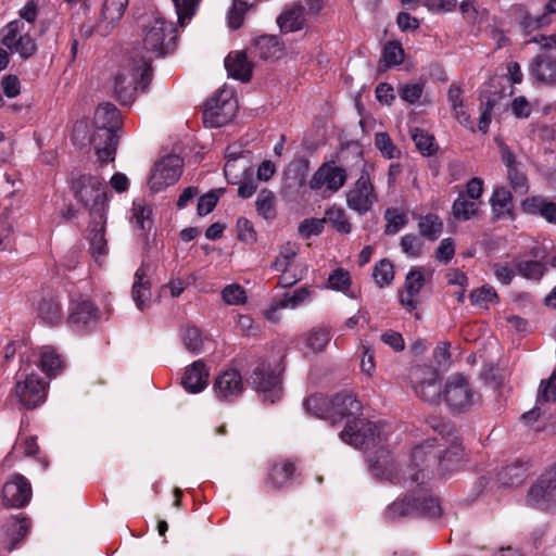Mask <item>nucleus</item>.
<instances>
[{"mask_svg": "<svg viewBox=\"0 0 556 556\" xmlns=\"http://www.w3.org/2000/svg\"><path fill=\"white\" fill-rule=\"evenodd\" d=\"M430 427L440 438L427 439L424 443L413 447L410 454V470L415 472L409 479L404 480V485L412 488L414 484L425 485L430 479L431 464L438 462L443 473L458 468L464 457V448L454 428L442 420L433 419Z\"/></svg>", "mask_w": 556, "mask_h": 556, "instance_id": "obj_1", "label": "nucleus"}, {"mask_svg": "<svg viewBox=\"0 0 556 556\" xmlns=\"http://www.w3.org/2000/svg\"><path fill=\"white\" fill-rule=\"evenodd\" d=\"M362 403L351 392H341L330 400V421L336 425L345 419L340 439L355 447H374L386 440L383 425L359 419Z\"/></svg>", "mask_w": 556, "mask_h": 556, "instance_id": "obj_2", "label": "nucleus"}, {"mask_svg": "<svg viewBox=\"0 0 556 556\" xmlns=\"http://www.w3.org/2000/svg\"><path fill=\"white\" fill-rule=\"evenodd\" d=\"M122 126L121 113L112 103H101L93 116V130L90 135V144L93 147L97 161L100 165L113 162L117 149V130Z\"/></svg>", "mask_w": 556, "mask_h": 556, "instance_id": "obj_3", "label": "nucleus"}, {"mask_svg": "<svg viewBox=\"0 0 556 556\" xmlns=\"http://www.w3.org/2000/svg\"><path fill=\"white\" fill-rule=\"evenodd\" d=\"M138 56V51L132 50L115 76V97L123 105L131 104L137 90L144 91L152 80L151 56H141L140 59Z\"/></svg>", "mask_w": 556, "mask_h": 556, "instance_id": "obj_4", "label": "nucleus"}, {"mask_svg": "<svg viewBox=\"0 0 556 556\" xmlns=\"http://www.w3.org/2000/svg\"><path fill=\"white\" fill-rule=\"evenodd\" d=\"M416 486L418 488L417 484ZM421 486L419 485L420 490L413 500L406 496L389 505L386 510V518L392 521L412 515H420L429 519L439 518L442 515L439 500Z\"/></svg>", "mask_w": 556, "mask_h": 556, "instance_id": "obj_5", "label": "nucleus"}, {"mask_svg": "<svg viewBox=\"0 0 556 556\" xmlns=\"http://www.w3.org/2000/svg\"><path fill=\"white\" fill-rule=\"evenodd\" d=\"M176 27L173 23L163 17H155L146 28L142 49L135 48L141 56L154 58L162 56L170 52L176 45Z\"/></svg>", "mask_w": 556, "mask_h": 556, "instance_id": "obj_6", "label": "nucleus"}, {"mask_svg": "<svg viewBox=\"0 0 556 556\" xmlns=\"http://www.w3.org/2000/svg\"><path fill=\"white\" fill-rule=\"evenodd\" d=\"M72 191L75 199L88 208L91 215L103 218L108 205V191L103 179L92 175H81L73 181Z\"/></svg>", "mask_w": 556, "mask_h": 556, "instance_id": "obj_7", "label": "nucleus"}, {"mask_svg": "<svg viewBox=\"0 0 556 556\" xmlns=\"http://www.w3.org/2000/svg\"><path fill=\"white\" fill-rule=\"evenodd\" d=\"M442 395L453 413H466L481 402L480 394L475 390L468 377L455 374L445 381Z\"/></svg>", "mask_w": 556, "mask_h": 556, "instance_id": "obj_8", "label": "nucleus"}, {"mask_svg": "<svg viewBox=\"0 0 556 556\" xmlns=\"http://www.w3.org/2000/svg\"><path fill=\"white\" fill-rule=\"evenodd\" d=\"M47 393V382L40 378L29 364L22 365L15 375V395L26 408L40 405Z\"/></svg>", "mask_w": 556, "mask_h": 556, "instance_id": "obj_9", "label": "nucleus"}, {"mask_svg": "<svg viewBox=\"0 0 556 556\" xmlns=\"http://www.w3.org/2000/svg\"><path fill=\"white\" fill-rule=\"evenodd\" d=\"M238 101L230 89H218L207 99L203 110L206 127L217 128L228 124L236 115Z\"/></svg>", "mask_w": 556, "mask_h": 556, "instance_id": "obj_10", "label": "nucleus"}, {"mask_svg": "<svg viewBox=\"0 0 556 556\" xmlns=\"http://www.w3.org/2000/svg\"><path fill=\"white\" fill-rule=\"evenodd\" d=\"M348 173L334 161L323 163L309 179L311 190L318 191L323 198L337 193L346 182Z\"/></svg>", "mask_w": 556, "mask_h": 556, "instance_id": "obj_11", "label": "nucleus"}, {"mask_svg": "<svg viewBox=\"0 0 556 556\" xmlns=\"http://www.w3.org/2000/svg\"><path fill=\"white\" fill-rule=\"evenodd\" d=\"M526 503L529 507L552 511L556 509V468L542 473L530 486Z\"/></svg>", "mask_w": 556, "mask_h": 556, "instance_id": "obj_12", "label": "nucleus"}, {"mask_svg": "<svg viewBox=\"0 0 556 556\" xmlns=\"http://www.w3.org/2000/svg\"><path fill=\"white\" fill-rule=\"evenodd\" d=\"M377 201L378 198L370 175L364 168L346 192V205L350 210L364 215L372 208Z\"/></svg>", "mask_w": 556, "mask_h": 556, "instance_id": "obj_13", "label": "nucleus"}, {"mask_svg": "<svg viewBox=\"0 0 556 556\" xmlns=\"http://www.w3.org/2000/svg\"><path fill=\"white\" fill-rule=\"evenodd\" d=\"M251 382L266 401L275 403L282 394L280 370L268 363L261 362L253 369Z\"/></svg>", "mask_w": 556, "mask_h": 556, "instance_id": "obj_14", "label": "nucleus"}, {"mask_svg": "<svg viewBox=\"0 0 556 556\" xmlns=\"http://www.w3.org/2000/svg\"><path fill=\"white\" fill-rule=\"evenodd\" d=\"M409 379L417 396L428 403H437L442 394L438 372L428 366H417L409 371Z\"/></svg>", "mask_w": 556, "mask_h": 556, "instance_id": "obj_15", "label": "nucleus"}, {"mask_svg": "<svg viewBox=\"0 0 556 556\" xmlns=\"http://www.w3.org/2000/svg\"><path fill=\"white\" fill-rule=\"evenodd\" d=\"M29 30L24 22L14 20L7 25L2 43L11 52L18 53L23 59H28L36 51V43L30 37Z\"/></svg>", "mask_w": 556, "mask_h": 556, "instance_id": "obj_16", "label": "nucleus"}, {"mask_svg": "<svg viewBox=\"0 0 556 556\" xmlns=\"http://www.w3.org/2000/svg\"><path fill=\"white\" fill-rule=\"evenodd\" d=\"M182 173V160L177 155H167L157 162L149 178L150 189L159 192L174 185Z\"/></svg>", "mask_w": 556, "mask_h": 556, "instance_id": "obj_17", "label": "nucleus"}, {"mask_svg": "<svg viewBox=\"0 0 556 556\" xmlns=\"http://www.w3.org/2000/svg\"><path fill=\"white\" fill-rule=\"evenodd\" d=\"M33 495L29 481L21 473H14L2 488V503L8 507H25Z\"/></svg>", "mask_w": 556, "mask_h": 556, "instance_id": "obj_18", "label": "nucleus"}, {"mask_svg": "<svg viewBox=\"0 0 556 556\" xmlns=\"http://www.w3.org/2000/svg\"><path fill=\"white\" fill-rule=\"evenodd\" d=\"M30 528V520L23 514L11 516L0 528V545L11 552L24 540Z\"/></svg>", "mask_w": 556, "mask_h": 556, "instance_id": "obj_19", "label": "nucleus"}, {"mask_svg": "<svg viewBox=\"0 0 556 556\" xmlns=\"http://www.w3.org/2000/svg\"><path fill=\"white\" fill-rule=\"evenodd\" d=\"M213 390L220 401H233L243 391L241 374L237 369L232 368L224 370L216 377Z\"/></svg>", "mask_w": 556, "mask_h": 556, "instance_id": "obj_20", "label": "nucleus"}, {"mask_svg": "<svg viewBox=\"0 0 556 556\" xmlns=\"http://www.w3.org/2000/svg\"><path fill=\"white\" fill-rule=\"evenodd\" d=\"M425 267H414L405 277L404 290L400 294V303L409 313L418 306L417 296L425 285Z\"/></svg>", "mask_w": 556, "mask_h": 556, "instance_id": "obj_21", "label": "nucleus"}, {"mask_svg": "<svg viewBox=\"0 0 556 556\" xmlns=\"http://www.w3.org/2000/svg\"><path fill=\"white\" fill-rule=\"evenodd\" d=\"M97 320L98 309L93 303L85 299L72 302L67 323L75 331H83L93 326Z\"/></svg>", "mask_w": 556, "mask_h": 556, "instance_id": "obj_22", "label": "nucleus"}, {"mask_svg": "<svg viewBox=\"0 0 556 556\" xmlns=\"http://www.w3.org/2000/svg\"><path fill=\"white\" fill-rule=\"evenodd\" d=\"M529 74L540 84L556 85V56L547 52L536 54L529 65Z\"/></svg>", "mask_w": 556, "mask_h": 556, "instance_id": "obj_23", "label": "nucleus"}, {"mask_svg": "<svg viewBox=\"0 0 556 556\" xmlns=\"http://www.w3.org/2000/svg\"><path fill=\"white\" fill-rule=\"evenodd\" d=\"M294 470V465L287 460L271 464L264 482L266 491L275 492L285 489L291 481Z\"/></svg>", "mask_w": 556, "mask_h": 556, "instance_id": "obj_24", "label": "nucleus"}, {"mask_svg": "<svg viewBox=\"0 0 556 556\" xmlns=\"http://www.w3.org/2000/svg\"><path fill=\"white\" fill-rule=\"evenodd\" d=\"M37 315L48 325L54 326L62 321L63 308L59 296L49 291L40 296L36 303Z\"/></svg>", "mask_w": 556, "mask_h": 556, "instance_id": "obj_25", "label": "nucleus"}, {"mask_svg": "<svg viewBox=\"0 0 556 556\" xmlns=\"http://www.w3.org/2000/svg\"><path fill=\"white\" fill-rule=\"evenodd\" d=\"M208 383V369L202 361H195L189 365L184 374L181 384L189 393L203 391Z\"/></svg>", "mask_w": 556, "mask_h": 556, "instance_id": "obj_26", "label": "nucleus"}, {"mask_svg": "<svg viewBox=\"0 0 556 556\" xmlns=\"http://www.w3.org/2000/svg\"><path fill=\"white\" fill-rule=\"evenodd\" d=\"M253 51L263 60H276L283 55L285 46L277 36L264 35L255 40Z\"/></svg>", "mask_w": 556, "mask_h": 556, "instance_id": "obj_27", "label": "nucleus"}, {"mask_svg": "<svg viewBox=\"0 0 556 556\" xmlns=\"http://www.w3.org/2000/svg\"><path fill=\"white\" fill-rule=\"evenodd\" d=\"M151 283L147 278V271L143 266L139 267L135 273V281L132 285V300L136 306L143 311L150 305L151 301Z\"/></svg>", "mask_w": 556, "mask_h": 556, "instance_id": "obj_28", "label": "nucleus"}, {"mask_svg": "<svg viewBox=\"0 0 556 556\" xmlns=\"http://www.w3.org/2000/svg\"><path fill=\"white\" fill-rule=\"evenodd\" d=\"M331 340V333L327 328H314L301 337L305 354H317L325 350Z\"/></svg>", "mask_w": 556, "mask_h": 556, "instance_id": "obj_29", "label": "nucleus"}, {"mask_svg": "<svg viewBox=\"0 0 556 556\" xmlns=\"http://www.w3.org/2000/svg\"><path fill=\"white\" fill-rule=\"evenodd\" d=\"M522 210L528 214L540 215L548 223L556 224V203L542 197H530L523 200Z\"/></svg>", "mask_w": 556, "mask_h": 556, "instance_id": "obj_30", "label": "nucleus"}, {"mask_svg": "<svg viewBox=\"0 0 556 556\" xmlns=\"http://www.w3.org/2000/svg\"><path fill=\"white\" fill-rule=\"evenodd\" d=\"M225 67L229 76L241 81H249L252 76V65L244 52L229 53L225 59Z\"/></svg>", "mask_w": 556, "mask_h": 556, "instance_id": "obj_31", "label": "nucleus"}, {"mask_svg": "<svg viewBox=\"0 0 556 556\" xmlns=\"http://www.w3.org/2000/svg\"><path fill=\"white\" fill-rule=\"evenodd\" d=\"M542 252L544 250H541V247H534L531 250V254L535 260L518 262L516 265L518 274L526 279L540 280L545 273L543 257L541 256Z\"/></svg>", "mask_w": 556, "mask_h": 556, "instance_id": "obj_32", "label": "nucleus"}, {"mask_svg": "<svg viewBox=\"0 0 556 556\" xmlns=\"http://www.w3.org/2000/svg\"><path fill=\"white\" fill-rule=\"evenodd\" d=\"M39 367L48 376H55L64 368V361L53 346L46 345L39 349Z\"/></svg>", "mask_w": 556, "mask_h": 556, "instance_id": "obj_33", "label": "nucleus"}, {"mask_svg": "<svg viewBox=\"0 0 556 556\" xmlns=\"http://www.w3.org/2000/svg\"><path fill=\"white\" fill-rule=\"evenodd\" d=\"M277 24L283 33L298 31L305 25L304 12L296 3L295 7L286 9L277 17Z\"/></svg>", "mask_w": 556, "mask_h": 556, "instance_id": "obj_34", "label": "nucleus"}, {"mask_svg": "<svg viewBox=\"0 0 556 556\" xmlns=\"http://www.w3.org/2000/svg\"><path fill=\"white\" fill-rule=\"evenodd\" d=\"M527 477L525 463H514L503 467L496 475L498 483L503 486H518Z\"/></svg>", "mask_w": 556, "mask_h": 556, "instance_id": "obj_35", "label": "nucleus"}, {"mask_svg": "<svg viewBox=\"0 0 556 556\" xmlns=\"http://www.w3.org/2000/svg\"><path fill=\"white\" fill-rule=\"evenodd\" d=\"M493 214L497 218L510 216L513 213V197L504 187L495 188L490 199Z\"/></svg>", "mask_w": 556, "mask_h": 556, "instance_id": "obj_36", "label": "nucleus"}, {"mask_svg": "<svg viewBox=\"0 0 556 556\" xmlns=\"http://www.w3.org/2000/svg\"><path fill=\"white\" fill-rule=\"evenodd\" d=\"M418 230L420 236L435 241L443 231V223L437 214H426L418 219Z\"/></svg>", "mask_w": 556, "mask_h": 556, "instance_id": "obj_37", "label": "nucleus"}, {"mask_svg": "<svg viewBox=\"0 0 556 556\" xmlns=\"http://www.w3.org/2000/svg\"><path fill=\"white\" fill-rule=\"evenodd\" d=\"M479 206L480 202H476L458 193L453 202L452 213L458 220H469L478 215Z\"/></svg>", "mask_w": 556, "mask_h": 556, "instance_id": "obj_38", "label": "nucleus"}, {"mask_svg": "<svg viewBox=\"0 0 556 556\" xmlns=\"http://www.w3.org/2000/svg\"><path fill=\"white\" fill-rule=\"evenodd\" d=\"M369 469L377 479H384L389 482L396 484L401 482L400 469L394 463H380L379 460L372 462L370 457L367 458Z\"/></svg>", "mask_w": 556, "mask_h": 556, "instance_id": "obj_39", "label": "nucleus"}, {"mask_svg": "<svg viewBox=\"0 0 556 556\" xmlns=\"http://www.w3.org/2000/svg\"><path fill=\"white\" fill-rule=\"evenodd\" d=\"M312 294L313 290L307 286L300 287L292 292H286L283 296L278 300V307L294 309L306 303L312 298Z\"/></svg>", "mask_w": 556, "mask_h": 556, "instance_id": "obj_40", "label": "nucleus"}, {"mask_svg": "<svg viewBox=\"0 0 556 556\" xmlns=\"http://www.w3.org/2000/svg\"><path fill=\"white\" fill-rule=\"evenodd\" d=\"M129 0H104L102 5V22L114 26L124 15Z\"/></svg>", "mask_w": 556, "mask_h": 556, "instance_id": "obj_41", "label": "nucleus"}, {"mask_svg": "<svg viewBox=\"0 0 556 556\" xmlns=\"http://www.w3.org/2000/svg\"><path fill=\"white\" fill-rule=\"evenodd\" d=\"M256 212L265 219L276 216V197L273 191L263 189L258 192L255 201Z\"/></svg>", "mask_w": 556, "mask_h": 556, "instance_id": "obj_42", "label": "nucleus"}, {"mask_svg": "<svg viewBox=\"0 0 556 556\" xmlns=\"http://www.w3.org/2000/svg\"><path fill=\"white\" fill-rule=\"evenodd\" d=\"M304 406L309 414L330 420V400L327 397L320 394L311 395L304 402Z\"/></svg>", "mask_w": 556, "mask_h": 556, "instance_id": "obj_43", "label": "nucleus"}, {"mask_svg": "<svg viewBox=\"0 0 556 556\" xmlns=\"http://www.w3.org/2000/svg\"><path fill=\"white\" fill-rule=\"evenodd\" d=\"M325 222L331 224V226L341 233H350L352 226L349 222L345 211L341 207L331 206L325 213Z\"/></svg>", "mask_w": 556, "mask_h": 556, "instance_id": "obj_44", "label": "nucleus"}, {"mask_svg": "<svg viewBox=\"0 0 556 556\" xmlns=\"http://www.w3.org/2000/svg\"><path fill=\"white\" fill-rule=\"evenodd\" d=\"M298 248L290 242L281 247L279 254L273 262L271 267L276 270H287L296 264Z\"/></svg>", "mask_w": 556, "mask_h": 556, "instance_id": "obj_45", "label": "nucleus"}, {"mask_svg": "<svg viewBox=\"0 0 556 556\" xmlns=\"http://www.w3.org/2000/svg\"><path fill=\"white\" fill-rule=\"evenodd\" d=\"M181 339L185 348L193 354H199L203 351L205 339L202 337L200 329L193 326L186 327L182 330Z\"/></svg>", "mask_w": 556, "mask_h": 556, "instance_id": "obj_46", "label": "nucleus"}, {"mask_svg": "<svg viewBox=\"0 0 556 556\" xmlns=\"http://www.w3.org/2000/svg\"><path fill=\"white\" fill-rule=\"evenodd\" d=\"M384 219L387 220L386 235H395L407 224V215L396 207L387 208Z\"/></svg>", "mask_w": 556, "mask_h": 556, "instance_id": "obj_47", "label": "nucleus"}, {"mask_svg": "<svg viewBox=\"0 0 556 556\" xmlns=\"http://www.w3.org/2000/svg\"><path fill=\"white\" fill-rule=\"evenodd\" d=\"M372 276L380 288L389 286L394 279L393 264L388 260H381L375 265Z\"/></svg>", "mask_w": 556, "mask_h": 556, "instance_id": "obj_48", "label": "nucleus"}, {"mask_svg": "<svg viewBox=\"0 0 556 556\" xmlns=\"http://www.w3.org/2000/svg\"><path fill=\"white\" fill-rule=\"evenodd\" d=\"M556 402V371L547 380H542L536 397V404Z\"/></svg>", "mask_w": 556, "mask_h": 556, "instance_id": "obj_49", "label": "nucleus"}, {"mask_svg": "<svg viewBox=\"0 0 556 556\" xmlns=\"http://www.w3.org/2000/svg\"><path fill=\"white\" fill-rule=\"evenodd\" d=\"M412 139L424 155H432L437 151L433 137L424 129L416 128L412 134Z\"/></svg>", "mask_w": 556, "mask_h": 556, "instance_id": "obj_50", "label": "nucleus"}, {"mask_svg": "<svg viewBox=\"0 0 556 556\" xmlns=\"http://www.w3.org/2000/svg\"><path fill=\"white\" fill-rule=\"evenodd\" d=\"M132 217L136 220V224L141 229H149L151 227V214L152 208L144 203L142 200L134 201L132 203Z\"/></svg>", "mask_w": 556, "mask_h": 556, "instance_id": "obj_51", "label": "nucleus"}, {"mask_svg": "<svg viewBox=\"0 0 556 556\" xmlns=\"http://www.w3.org/2000/svg\"><path fill=\"white\" fill-rule=\"evenodd\" d=\"M375 146L381 152V154L389 160L396 159L401 155V151L392 142L390 136L387 132L376 134Z\"/></svg>", "mask_w": 556, "mask_h": 556, "instance_id": "obj_52", "label": "nucleus"}, {"mask_svg": "<svg viewBox=\"0 0 556 556\" xmlns=\"http://www.w3.org/2000/svg\"><path fill=\"white\" fill-rule=\"evenodd\" d=\"M176 13L178 22L181 26H184L187 22H189L195 13V10L199 5L200 0H172Z\"/></svg>", "mask_w": 556, "mask_h": 556, "instance_id": "obj_53", "label": "nucleus"}, {"mask_svg": "<svg viewBox=\"0 0 556 556\" xmlns=\"http://www.w3.org/2000/svg\"><path fill=\"white\" fill-rule=\"evenodd\" d=\"M382 58L387 66L400 65L404 60V51L401 43L389 41L384 45Z\"/></svg>", "mask_w": 556, "mask_h": 556, "instance_id": "obj_54", "label": "nucleus"}, {"mask_svg": "<svg viewBox=\"0 0 556 556\" xmlns=\"http://www.w3.org/2000/svg\"><path fill=\"white\" fill-rule=\"evenodd\" d=\"M351 285L350 275L342 268L334 269L328 278V287L348 294Z\"/></svg>", "mask_w": 556, "mask_h": 556, "instance_id": "obj_55", "label": "nucleus"}, {"mask_svg": "<svg viewBox=\"0 0 556 556\" xmlns=\"http://www.w3.org/2000/svg\"><path fill=\"white\" fill-rule=\"evenodd\" d=\"M551 14H556V0H549L546 4V11L535 17L528 16L525 20L526 28H541L552 22Z\"/></svg>", "mask_w": 556, "mask_h": 556, "instance_id": "obj_56", "label": "nucleus"}, {"mask_svg": "<svg viewBox=\"0 0 556 556\" xmlns=\"http://www.w3.org/2000/svg\"><path fill=\"white\" fill-rule=\"evenodd\" d=\"M248 9L249 5L247 2L241 0H233L232 5L227 14L229 27L232 29H238L243 23V17Z\"/></svg>", "mask_w": 556, "mask_h": 556, "instance_id": "obj_57", "label": "nucleus"}, {"mask_svg": "<svg viewBox=\"0 0 556 556\" xmlns=\"http://www.w3.org/2000/svg\"><path fill=\"white\" fill-rule=\"evenodd\" d=\"M473 305L486 306L489 303L497 302V294L492 287H481L470 293Z\"/></svg>", "mask_w": 556, "mask_h": 556, "instance_id": "obj_58", "label": "nucleus"}, {"mask_svg": "<svg viewBox=\"0 0 556 556\" xmlns=\"http://www.w3.org/2000/svg\"><path fill=\"white\" fill-rule=\"evenodd\" d=\"M222 296L229 305H239L247 301L244 289L236 283L225 287L222 291Z\"/></svg>", "mask_w": 556, "mask_h": 556, "instance_id": "obj_59", "label": "nucleus"}, {"mask_svg": "<svg viewBox=\"0 0 556 556\" xmlns=\"http://www.w3.org/2000/svg\"><path fill=\"white\" fill-rule=\"evenodd\" d=\"M90 252L96 258H99L106 253V240L104 238V229L102 226L91 230Z\"/></svg>", "mask_w": 556, "mask_h": 556, "instance_id": "obj_60", "label": "nucleus"}, {"mask_svg": "<svg viewBox=\"0 0 556 556\" xmlns=\"http://www.w3.org/2000/svg\"><path fill=\"white\" fill-rule=\"evenodd\" d=\"M400 245L402 248L403 253H405L409 257H418L421 254L422 242L414 233L403 236L401 238Z\"/></svg>", "mask_w": 556, "mask_h": 556, "instance_id": "obj_61", "label": "nucleus"}, {"mask_svg": "<svg viewBox=\"0 0 556 556\" xmlns=\"http://www.w3.org/2000/svg\"><path fill=\"white\" fill-rule=\"evenodd\" d=\"M325 219L321 218H307L304 219L299 226V233L304 238L317 236L324 230Z\"/></svg>", "mask_w": 556, "mask_h": 556, "instance_id": "obj_62", "label": "nucleus"}, {"mask_svg": "<svg viewBox=\"0 0 556 556\" xmlns=\"http://www.w3.org/2000/svg\"><path fill=\"white\" fill-rule=\"evenodd\" d=\"M281 273L278 286L282 288H290L303 278V270L299 268L298 264L289 267L287 270H279Z\"/></svg>", "mask_w": 556, "mask_h": 556, "instance_id": "obj_63", "label": "nucleus"}, {"mask_svg": "<svg viewBox=\"0 0 556 556\" xmlns=\"http://www.w3.org/2000/svg\"><path fill=\"white\" fill-rule=\"evenodd\" d=\"M455 254V245L454 241L451 238L443 239L437 251H435V258L438 262H441L443 264H447L452 261Z\"/></svg>", "mask_w": 556, "mask_h": 556, "instance_id": "obj_64", "label": "nucleus"}]
</instances>
